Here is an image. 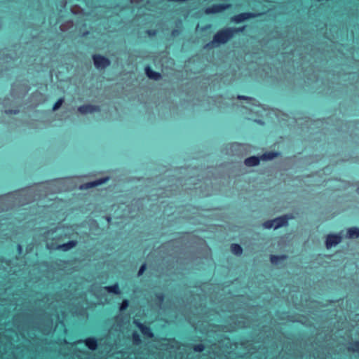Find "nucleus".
I'll list each match as a JSON object with an SVG mask.
<instances>
[{
	"instance_id": "f257e3e1",
	"label": "nucleus",
	"mask_w": 359,
	"mask_h": 359,
	"mask_svg": "<svg viewBox=\"0 0 359 359\" xmlns=\"http://www.w3.org/2000/svg\"><path fill=\"white\" fill-rule=\"evenodd\" d=\"M245 26L239 27H224L214 34L212 41L207 44V47H217L226 43L235 34L243 33Z\"/></svg>"
},
{
	"instance_id": "f03ea898",
	"label": "nucleus",
	"mask_w": 359,
	"mask_h": 359,
	"mask_svg": "<svg viewBox=\"0 0 359 359\" xmlns=\"http://www.w3.org/2000/svg\"><path fill=\"white\" fill-rule=\"evenodd\" d=\"M92 58L94 65L97 69H104L111 65L110 60L104 55L94 54Z\"/></svg>"
},
{
	"instance_id": "7ed1b4c3",
	"label": "nucleus",
	"mask_w": 359,
	"mask_h": 359,
	"mask_svg": "<svg viewBox=\"0 0 359 359\" xmlns=\"http://www.w3.org/2000/svg\"><path fill=\"white\" fill-rule=\"evenodd\" d=\"M230 8L231 4L229 3L215 4L207 7L204 12L207 15H212L222 13Z\"/></svg>"
},
{
	"instance_id": "20e7f679",
	"label": "nucleus",
	"mask_w": 359,
	"mask_h": 359,
	"mask_svg": "<svg viewBox=\"0 0 359 359\" xmlns=\"http://www.w3.org/2000/svg\"><path fill=\"white\" fill-rule=\"evenodd\" d=\"M257 15L252 12H243L231 18V21L236 24L241 23L245 20L255 18Z\"/></svg>"
},
{
	"instance_id": "39448f33",
	"label": "nucleus",
	"mask_w": 359,
	"mask_h": 359,
	"mask_svg": "<svg viewBox=\"0 0 359 359\" xmlns=\"http://www.w3.org/2000/svg\"><path fill=\"white\" fill-rule=\"evenodd\" d=\"M134 325L140 330L144 337L147 339H152L154 337V334L151 327L139 320H134Z\"/></svg>"
},
{
	"instance_id": "423d86ee",
	"label": "nucleus",
	"mask_w": 359,
	"mask_h": 359,
	"mask_svg": "<svg viewBox=\"0 0 359 359\" xmlns=\"http://www.w3.org/2000/svg\"><path fill=\"white\" fill-rule=\"evenodd\" d=\"M342 236L341 233H329L326 236L325 245L327 249L341 243Z\"/></svg>"
},
{
	"instance_id": "0eeeda50",
	"label": "nucleus",
	"mask_w": 359,
	"mask_h": 359,
	"mask_svg": "<svg viewBox=\"0 0 359 359\" xmlns=\"http://www.w3.org/2000/svg\"><path fill=\"white\" fill-rule=\"evenodd\" d=\"M76 245H77V241L76 240H72V241H69L67 243H62L60 245H57L55 247L52 245L50 248L57 250L58 251L66 252L69 251L72 248H75Z\"/></svg>"
},
{
	"instance_id": "6e6552de",
	"label": "nucleus",
	"mask_w": 359,
	"mask_h": 359,
	"mask_svg": "<svg viewBox=\"0 0 359 359\" xmlns=\"http://www.w3.org/2000/svg\"><path fill=\"white\" fill-rule=\"evenodd\" d=\"M77 110L79 113L86 114L88 113L99 112L100 111V107L97 105L87 104L79 107Z\"/></svg>"
},
{
	"instance_id": "1a4fd4ad",
	"label": "nucleus",
	"mask_w": 359,
	"mask_h": 359,
	"mask_svg": "<svg viewBox=\"0 0 359 359\" xmlns=\"http://www.w3.org/2000/svg\"><path fill=\"white\" fill-rule=\"evenodd\" d=\"M292 218V216L290 215H284L282 216H279L273 219L275 229H278L282 226H287L288 224V221Z\"/></svg>"
},
{
	"instance_id": "9d476101",
	"label": "nucleus",
	"mask_w": 359,
	"mask_h": 359,
	"mask_svg": "<svg viewBox=\"0 0 359 359\" xmlns=\"http://www.w3.org/2000/svg\"><path fill=\"white\" fill-rule=\"evenodd\" d=\"M144 72L147 76L152 80L158 81L162 78V74L160 72H155L149 65H146Z\"/></svg>"
},
{
	"instance_id": "9b49d317",
	"label": "nucleus",
	"mask_w": 359,
	"mask_h": 359,
	"mask_svg": "<svg viewBox=\"0 0 359 359\" xmlns=\"http://www.w3.org/2000/svg\"><path fill=\"white\" fill-rule=\"evenodd\" d=\"M86 346L90 351H95L97 348L98 339L95 337H89L83 340Z\"/></svg>"
},
{
	"instance_id": "f8f14e48",
	"label": "nucleus",
	"mask_w": 359,
	"mask_h": 359,
	"mask_svg": "<svg viewBox=\"0 0 359 359\" xmlns=\"http://www.w3.org/2000/svg\"><path fill=\"white\" fill-rule=\"evenodd\" d=\"M108 178H102L100 180H97L95 181L87 182L81 186V189H90L94 188L98 185L105 183L107 181Z\"/></svg>"
},
{
	"instance_id": "ddd939ff",
	"label": "nucleus",
	"mask_w": 359,
	"mask_h": 359,
	"mask_svg": "<svg viewBox=\"0 0 359 359\" xmlns=\"http://www.w3.org/2000/svg\"><path fill=\"white\" fill-rule=\"evenodd\" d=\"M260 161V156H252L245 158L244 163L247 166L252 167L258 165Z\"/></svg>"
},
{
	"instance_id": "4468645a",
	"label": "nucleus",
	"mask_w": 359,
	"mask_h": 359,
	"mask_svg": "<svg viewBox=\"0 0 359 359\" xmlns=\"http://www.w3.org/2000/svg\"><path fill=\"white\" fill-rule=\"evenodd\" d=\"M104 290L108 293L114 294H116V295L120 294L121 293V290L120 289V286L118 283H115L113 285L106 286L104 287Z\"/></svg>"
},
{
	"instance_id": "2eb2a0df",
	"label": "nucleus",
	"mask_w": 359,
	"mask_h": 359,
	"mask_svg": "<svg viewBox=\"0 0 359 359\" xmlns=\"http://www.w3.org/2000/svg\"><path fill=\"white\" fill-rule=\"evenodd\" d=\"M280 155L278 151H266L260 156V158L262 161L272 160Z\"/></svg>"
},
{
	"instance_id": "dca6fc26",
	"label": "nucleus",
	"mask_w": 359,
	"mask_h": 359,
	"mask_svg": "<svg viewBox=\"0 0 359 359\" xmlns=\"http://www.w3.org/2000/svg\"><path fill=\"white\" fill-rule=\"evenodd\" d=\"M347 237L348 238H356L359 237V228L356 226L347 229Z\"/></svg>"
},
{
	"instance_id": "f3484780",
	"label": "nucleus",
	"mask_w": 359,
	"mask_h": 359,
	"mask_svg": "<svg viewBox=\"0 0 359 359\" xmlns=\"http://www.w3.org/2000/svg\"><path fill=\"white\" fill-rule=\"evenodd\" d=\"M231 252L237 256H240L243 253V248L238 243H232L230 246Z\"/></svg>"
},
{
	"instance_id": "a211bd4d",
	"label": "nucleus",
	"mask_w": 359,
	"mask_h": 359,
	"mask_svg": "<svg viewBox=\"0 0 359 359\" xmlns=\"http://www.w3.org/2000/svg\"><path fill=\"white\" fill-rule=\"evenodd\" d=\"M287 259V256L285 255H271L270 256V261L273 264H277L282 261H284Z\"/></svg>"
},
{
	"instance_id": "6ab92c4d",
	"label": "nucleus",
	"mask_w": 359,
	"mask_h": 359,
	"mask_svg": "<svg viewBox=\"0 0 359 359\" xmlns=\"http://www.w3.org/2000/svg\"><path fill=\"white\" fill-rule=\"evenodd\" d=\"M348 350L351 352L356 353L359 354V341H354L351 346L348 348Z\"/></svg>"
},
{
	"instance_id": "aec40b11",
	"label": "nucleus",
	"mask_w": 359,
	"mask_h": 359,
	"mask_svg": "<svg viewBox=\"0 0 359 359\" xmlns=\"http://www.w3.org/2000/svg\"><path fill=\"white\" fill-rule=\"evenodd\" d=\"M132 339H133V343L135 345H140L142 343V339H141L140 335L136 332H134L133 333Z\"/></svg>"
},
{
	"instance_id": "412c9836",
	"label": "nucleus",
	"mask_w": 359,
	"mask_h": 359,
	"mask_svg": "<svg viewBox=\"0 0 359 359\" xmlns=\"http://www.w3.org/2000/svg\"><path fill=\"white\" fill-rule=\"evenodd\" d=\"M262 226L264 228L270 229L273 228L275 229L274 221L273 219H269L263 222Z\"/></svg>"
},
{
	"instance_id": "4be33fe9",
	"label": "nucleus",
	"mask_w": 359,
	"mask_h": 359,
	"mask_svg": "<svg viewBox=\"0 0 359 359\" xmlns=\"http://www.w3.org/2000/svg\"><path fill=\"white\" fill-rule=\"evenodd\" d=\"M205 345L203 343L194 344L192 348L195 352L201 353L205 350Z\"/></svg>"
},
{
	"instance_id": "5701e85b",
	"label": "nucleus",
	"mask_w": 359,
	"mask_h": 359,
	"mask_svg": "<svg viewBox=\"0 0 359 359\" xmlns=\"http://www.w3.org/2000/svg\"><path fill=\"white\" fill-rule=\"evenodd\" d=\"M129 306V301L128 299H123L120 304L119 310L121 311H126Z\"/></svg>"
},
{
	"instance_id": "b1692460",
	"label": "nucleus",
	"mask_w": 359,
	"mask_h": 359,
	"mask_svg": "<svg viewBox=\"0 0 359 359\" xmlns=\"http://www.w3.org/2000/svg\"><path fill=\"white\" fill-rule=\"evenodd\" d=\"M64 102V99L63 98H59L53 104V111H56L60 107L61 105Z\"/></svg>"
},
{
	"instance_id": "393cba45",
	"label": "nucleus",
	"mask_w": 359,
	"mask_h": 359,
	"mask_svg": "<svg viewBox=\"0 0 359 359\" xmlns=\"http://www.w3.org/2000/svg\"><path fill=\"white\" fill-rule=\"evenodd\" d=\"M238 100H246L248 103L249 104H254V102L255 101V100L252 97H246V96H244V95H238Z\"/></svg>"
},
{
	"instance_id": "a878e982",
	"label": "nucleus",
	"mask_w": 359,
	"mask_h": 359,
	"mask_svg": "<svg viewBox=\"0 0 359 359\" xmlns=\"http://www.w3.org/2000/svg\"><path fill=\"white\" fill-rule=\"evenodd\" d=\"M145 34L149 37H154L157 35V30L155 29H149L145 31Z\"/></svg>"
},
{
	"instance_id": "bb28decb",
	"label": "nucleus",
	"mask_w": 359,
	"mask_h": 359,
	"mask_svg": "<svg viewBox=\"0 0 359 359\" xmlns=\"http://www.w3.org/2000/svg\"><path fill=\"white\" fill-rule=\"evenodd\" d=\"M146 269H147V264L143 263L138 270L137 276H142L144 274Z\"/></svg>"
},
{
	"instance_id": "cd10ccee",
	"label": "nucleus",
	"mask_w": 359,
	"mask_h": 359,
	"mask_svg": "<svg viewBox=\"0 0 359 359\" xmlns=\"http://www.w3.org/2000/svg\"><path fill=\"white\" fill-rule=\"evenodd\" d=\"M155 297H156V299L159 302H163L164 300V298H165V295L162 292H159V293H156V295H155Z\"/></svg>"
},
{
	"instance_id": "c85d7f7f",
	"label": "nucleus",
	"mask_w": 359,
	"mask_h": 359,
	"mask_svg": "<svg viewBox=\"0 0 359 359\" xmlns=\"http://www.w3.org/2000/svg\"><path fill=\"white\" fill-rule=\"evenodd\" d=\"M16 250H17V252L19 255H21L22 253V251H23L22 246L20 244H18L17 246H16Z\"/></svg>"
},
{
	"instance_id": "c756f323",
	"label": "nucleus",
	"mask_w": 359,
	"mask_h": 359,
	"mask_svg": "<svg viewBox=\"0 0 359 359\" xmlns=\"http://www.w3.org/2000/svg\"><path fill=\"white\" fill-rule=\"evenodd\" d=\"M243 146H244V144H241V143H236H236H233L232 144V147H234L235 149L241 147H243Z\"/></svg>"
},
{
	"instance_id": "7c9ffc66",
	"label": "nucleus",
	"mask_w": 359,
	"mask_h": 359,
	"mask_svg": "<svg viewBox=\"0 0 359 359\" xmlns=\"http://www.w3.org/2000/svg\"><path fill=\"white\" fill-rule=\"evenodd\" d=\"M6 113L8 114H16L18 113V110L15 109V110H8V111H6Z\"/></svg>"
},
{
	"instance_id": "2f4dec72",
	"label": "nucleus",
	"mask_w": 359,
	"mask_h": 359,
	"mask_svg": "<svg viewBox=\"0 0 359 359\" xmlns=\"http://www.w3.org/2000/svg\"><path fill=\"white\" fill-rule=\"evenodd\" d=\"M179 30L178 29H174L172 31V36H177L179 34Z\"/></svg>"
},
{
	"instance_id": "473e14b6",
	"label": "nucleus",
	"mask_w": 359,
	"mask_h": 359,
	"mask_svg": "<svg viewBox=\"0 0 359 359\" xmlns=\"http://www.w3.org/2000/svg\"><path fill=\"white\" fill-rule=\"evenodd\" d=\"M33 248V245L32 243L29 244L27 246V251H31Z\"/></svg>"
},
{
	"instance_id": "72a5a7b5",
	"label": "nucleus",
	"mask_w": 359,
	"mask_h": 359,
	"mask_svg": "<svg viewBox=\"0 0 359 359\" xmlns=\"http://www.w3.org/2000/svg\"><path fill=\"white\" fill-rule=\"evenodd\" d=\"M356 191L359 194V187L357 188Z\"/></svg>"
}]
</instances>
